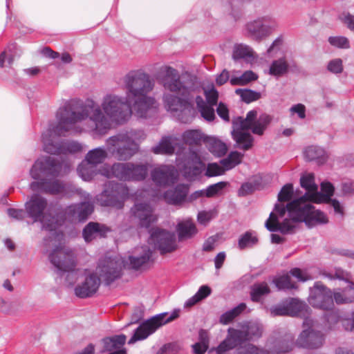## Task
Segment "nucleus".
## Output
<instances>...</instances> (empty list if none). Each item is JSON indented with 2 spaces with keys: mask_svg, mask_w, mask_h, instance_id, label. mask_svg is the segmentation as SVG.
Returning a JSON list of instances; mask_svg holds the SVG:
<instances>
[{
  "mask_svg": "<svg viewBox=\"0 0 354 354\" xmlns=\"http://www.w3.org/2000/svg\"><path fill=\"white\" fill-rule=\"evenodd\" d=\"M131 101L114 94L106 95L98 104L92 99L79 103L76 100L66 102L59 113L60 124L57 131H66L74 123L88 120V127L93 135L104 136L111 129L112 122L124 124L132 115Z\"/></svg>",
  "mask_w": 354,
  "mask_h": 354,
  "instance_id": "obj_1",
  "label": "nucleus"
},
{
  "mask_svg": "<svg viewBox=\"0 0 354 354\" xmlns=\"http://www.w3.org/2000/svg\"><path fill=\"white\" fill-rule=\"evenodd\" d=\"M160 73V82L165 90L169 92L162 95L167 111H180V120L183 123L191 122L196 114L195 100L201 116L209 122L214 120L213 106L207 105L199 95L201 88L194 79L181 77L176 69L167 66L162 68Z\"/></svg>",
  "mask_w": 354,
  "mask_h": 354,
  "instance_id": "obj_2",
  "label": "nucleus"
},
{
  "mask_svg": "<svg viewBox=\"0 0 354 354\" xmlns=\"http://www.w3.org/2000/svg\"><path fill=\"white\" fill-rule=\"evenodd\" d=\"M311 203H314L311 194L305 193L299 198L288 203L286 207L279 203L275 204L274 211L280 217H283L288 212L290 219L286 218L280 223L277 215L271 212L266 222V227L270 232L279 231L282 234H288L295 228L293 221L304 222L310 228L318 225L326 224L328 222L326 215L323 212L316 209Z\"/></svg>",
  "mask_w": 354,
  "mask_h": 354,
  "instance_id": "obj_3",
  "label": "nucleus"
},
{
  "mask_svg": "<svg viewBox=\"0 0 354 354\" xmlns=\"http://www.w3.org/2000/svg\"><path fill=\"white\" fill-rule=\"evenodd\" d=\"M68 162H60L55 158L44 156L37 159L30 170V176L37 181L32 182L30 188L34 192H41L50 194H64L68 185L58 180L69 171Z\"/></svg>",
  "mask_w": 354,
  "mask_h": 354,
  "instance_id": "obj_4",
  "label": "nucleus"
},
{
  "mask_svg": "<svg viewBox=\"0 0 354 354\" xmlns=\"http://www.w3.org/2000/svg\"><path fill=\"white\" fill-rule=\"evenodd\" d=\"M270 115L263 113L257 118V111L251 110L245 118L236 117L232 120V136L237 147L243 151L250 149L254 145V137L245 130H251L254 134L262 136L270 123Z\"/></svg>",
  "mask_w": 354,
  "mask_h": 354,
  "instance_id": "obj_5",
  "label": "nucleus"
},
{
  "mask_svg": "<svg viewBox=\"0 0 354 354\" xmlns=\"http://www.w3.org/2000/svg\"><path fill=\"white\" fill-rule=\"evenodd\" d=\"M52 206L46 198L37 194L32 195L25 203L26 216L32 219V223L39 222L42 229L50 233V236L44 239L46 246L49 245L48 239L59 241L63 237V234L57 230L59 223L51 212Z\"/></svg>",
  "mask_w": 354,
  "mask_h": 354,
  "instance_id": "obj_6",
  "label": "nucleus"
},
{
  "mask_svg": "<svg viewBox=\"0 0 354 354\" xmlns=\"http://www.w3.org/2000/svg\"><path fill=\"white\" fill-rule=\"evenodd\" d=\"M142 136V131L133 129L120 132L106 139L107 150L118 160H129L138 152Z\"/></svg>",
  "mask_w": 354,
  "mask_h": 354,
  "instance_id": "obj_7",
  "label": "nucleus"
},
{
  "mask_svg": "<svg viewBox=\"0 0 354 354\" xmlns=\"http://www.w3.org/2000/svg\"><path fill=\"white\" fill-rule=\"evenodd\" d=\"M240 328H229L226 337L215 348L216 354H226L245 342L259 339L263 332V326L257 322H244L239 324Z\"/></svg>",
  "mask_w": 354,
  "mask_h": 354,
  "instance_id": "obj_8",
  "label": "nucleus"
},
{
  "mask_svg": "<svg viewBox=\"0 0 354 354\" xmlns=\"http://www.w3.org/2000/svg\"><path fill=\"white\" fill-rule=\"evenodd\" d=\"M60 111L61 108L59 109L56 115L57 123L55 125H50L49 129L41 136L44 144V150L48 153L56 155H65L67 153H75L79 152L82 150V146L78 142L57 141L58 137L65 136L66 133L70 131L75 124H73L66 131L62 133H59L57 129L60 124V118L59 117Z\"/></svg>",
  "mask_w": 354,
  "mask_h": 354,
  "instance_id": "obj_9",
  "label": "nucleus"
},
{
  "mask_svg": "<svg viewBox=\"0 0 354 354\" xmlns=\"http://www.w3.org/2000/svg\"><path fill=\"white\" fill-rule=\"evenodd\" d=\"M123 86L127 100L148 95L154 87L150 75L142 70L129 71L123 78Z\"/></svg>",
  "mask_w": 354,
  "mask_h": 354,
  "instance_id": "obj_10",
  "label": "nucleus"
},
{
  "mask_svg": "<svg viewBox=\"0 0 354 354\" xmlns=\"http://www.w3.org/2000/svg\"><path fill=\"white\" fill-rule=\"evenodd\" d=\"M48 259L57 269L59 274L67 272L66 281L72 286L77 280V274L74 271L75 267V257L74 251L61 245L55 248L48 254Z\"/></svg>",
  "mask_w": 354,
  "mask_h": 354,
  "instance_id": "obj_11",
  "label": "nucleus"
},
{
  "mask_svg": "<svg viewBox=\"0 0 354 354\" xmlns=\"http://www.w3.org/2000/svg\"><path fill=\"white\" fill-rule=\"evenodd\" d=\"M303 330L299 335L296 345L299 348L317 349L324 343V335L320 330L319 322L313 318H306L302 324Z\"/></svg>",
  "mask_w": 354,
  "mask_h": 354,
  "instance_id": "obj_12",
  "label": "nucleus"
},
{
  "mask_svg": "<svg viewBox=\"0 0 354 354\" xmlns=\"http://www.w3.org/2000/svg\"><path fill=\"white\" fill-rule=\"evenodd\" d=\"M179 316V310H175L171 313H162L153 316L143 322L135 330L134 334L129 340V344H132L138 341L147 338L155 333L162 326L172 322Z\"/></svg>",
  "mask_w": 354,
  "mask_h": 354,
  "instance_id": "obj_13",
  "label": "nucleus"
},
{
  "mask_svg": "<svg viewBox=\"0 0 354 354\" xmlns=\"http://www.w3.org/2000/svg\"><path fill=\"white\" fill-rule=\"evenodd\" d=\"M128 194L129 190L125 185L115 181H109L104 184V189L97 195V200L102 206L121 209Z\"/></svg>",
  "mask_w": 354,
  "mask_h": 354,
  "instance_id": "obj_14",
  "label": "nucleus"
},
{
  "mask_svg": "<svg viewBox=\"0 0 354 354\" xmlns=\"http://www.w3.org/2000/svg\"><path fill=\"white\" fill-rule=\"evenodd\" d=\"M308 301L313 308L331 310L334 307L333 292L321 281H316L310 288Z\"/></svg>",
  "mask_w": 354,
  "mask_h": 354,
  "instance_id": "obj_15",
  "label": "nucleus"
},
{
  "mask_svg": "<svg viewBox=\"0 0 354 354\" xmlns=\"http://www.w3.org/2000/svg\"><path fill=\"white\" fill-rule=\"evenodd\" d=\"M122 261L118 257H104L99 260L96 271L109 285L121 276Z\"/></svg>",
  "mask_w": 354,
  "mask_h": 354,
  "instance_id": "obj_16",
  "label": "nucleus"
},
{
  "mask_svg": "<svg viewBox=\"0 0 354 354\" xmlns=\"http://www.w3.org/2000/svg\"><path fill=\"white\" fill-rule=\"evenodd\" d=\"M149 243L153 244L161 254L172 252L178 247L174 233L158 228L152 231Z\"/></svg>",
  "mask_w": 354,
  "mask_h": 354,
  "instance_id": "obj_17",
  "label": "nucleus"
},
{
  "mask_svg": "<svg viewBox=\"0 0 354 354\" xmlns=\"http://www.w3.org/2000/svg\"><path fill=\"white\" fill-rule=\"evenodd\" d=\"M277 27L274 19L265 16L248 23L246 30L254 39L261 40L270 35Z\"/></svg>",
  "mask_w": 354,
  "mask_h": 354,
  "instance_id": "obj_18",
  "label": "nucleus"
},
{
  "mask_svg": "<svg viewBox=\"0 0 354 354\" xmlns=\"http://www.w3.org/2000/svg\"><path fill=\"white\" fill-rule=\"evenodd\" d=\"M153 183L159 187L173 185L178 178V172L173 165H160L154 167L150 173Z\"/></svg>",
  "mask_w": 354,
  "mask_h": 354,
  "instance_id": "obj_19",
  "label": "nucleus"
},
{
  "mask_svg": "<svg viewBox=\"0 0 354 354\" xmlns=\"http://www.w3.org/2000/svg\"><path fill=\"white\" fill-rule=\"evenodd\" d=\"M93 205L90 202H82L67 206L63 211L64 219L71 222H84L93 212Z\"/></svg>",
  "mask_w": 354,
  "mask_h": 354,
  "instance_id": "obj_20",
  "label": "nucleus"
},
{
  "mask_svg": "<svg viewBox=\"0 0 354 354\" xmlns=\"http://www.w3.org/2000/svg\"><path fill=\"white\" fill-rule=\"evenodd\" d=\"M131 213L140 227L149 228L158 219L153 209L148 203H136L131 207Z\"/></svg>",
  "mask_w": 354,
  "mask_h": 354,
  "instance_id": "obj_21",
  "label": "nucleus"
},
{
  "mask_svg": "<svg viewBox=\"0 0 354 354\" xmlns=\"http://www.w3.org/2000/svg\"><path fill=\"white\" fill-rule=\"evenodd\" d=\"M131 102L132 107L139 118H151L158 113V103L154 97L148 95L136 97Z\"/></svg>",
  "mask_w": 354,
  "mask_h": 354,
  "instance_id": "obj_22",
  "label": "nucleus"
},
{
  "mask_svg": "<svg viewBox=\"0 0 354 354\" xmlns=\"http://www.w3.org/2000/svg\"><path fill=\"white\" fill-rule=\"evenodd\" d=\"M100 279L94 273L87 275L84 280L75 288V294L80 298H86L93 296L98 290Z\"/></svg>",
  "mask_w": 354,
  "mask_h": 354,
  "instance_id": "obj_23",
  "label": "nucleus"
},
{
  "mask_svg": "<svg viewBox=\"0 0 354 354\" xmlns=\"http://www.w3.org/2000/svg\"><path fill=\"white\" fill-rule=\"evenodd\" d=\"M289 317H299L305 320L306 318H312L311 309L308 305L297 298H290L285 301Z\"/></svg>",
  "mask_w": 354,
  "mask_h": 354,
  "instance_id": "obj_24",
  "label": "nucleus"
},
{
  "mask_svg": "<svg viewBox=\"0 0 354 354\" xmlns=\"http://www.w3.org/2000/svg\"><path fill=\"white\" fill-rule=\"evenodd\" d=\"M111 231V228L104 224L89 222L82 230V236L86 243H89L97 238L106 237Z\"/></svg>",
  "mask_w": 354,
  "mask_h": 354,
  "instance_id": "obj_25",
  "label": "nucleus"
},
{
  "mask_svg": "<svg viewBox=\"0 0 354 354\" xmlns=\"http://www.w3.org/2000/svg\"><path fill=\"white\" fill-rule=\"evenodd\" d=\"M203 163L198 152L190 149L188 153L187 163L184 167L185 175L190 177L196 176L201 172Z\"/></svg>",
  "mask_w": 354,
  "mask_h": 354,
  "instance_id": "obj_26",
  "label": "nucleus"
},
{
  "mask_svg": "<svg viewBox=\"0 0 354 354\" xmlns=\"http://www.w3.org/2000/svg\"><path fill=\"white\" fill-rule=\"evenodd\" d=\"M188 192L189 187L187 185L179 184L174 189L165 192L164 197L168 203L178 205L185 200Z\"/></svg>",
  "mask_w": 354,
  "mask_h": 354,
  "instance_id": "obj_27",
  "label": "nucleus"
},
{
  "mask_svg": "<svg viewBox=\"0 0 354 354\" xmlns=\"http://www.w3.org/2000/svg\"><path fill=\"white\" fill-rule=\"evenodd\" d=\"M132 162H115L112 165L110 171L106 175L108 178L114 177L121 181H128L130 167Z\"/></svg>",
  "mask_w": 354,
  "mask_h": 354,
  "instance_id": "obj_28",
  "label": "nucleus"
},
{
  "mask_svg": "<svg viewBox=\"0 0 354 354\" xmlns=\"http://www.w3.org/2000/svg\"><path fill=\"white\" fill-rule=\"evenodd\" d=\"M174 140L172 136L162 137L158 144L151 148V151L155 154H173L176 149Z\"/></svg>",
  "mask_w": 354,
  "mask_h": 354,
  "instance_id": "obj_29",
  "label": "nucleus"
},
{
  "mask_svg": "<svg viewBox=\"0 0 354 354\" xmlns=\"http://www.w3.org/2000/svg\"><path fill=\"white\" fill-rule=\"evenodd\" d=\"M335 187L332 183L329 182H323L321 183V192H314L311 194V197L313 198L314 203L320 204L324 203H328L330 197L334 194Z\"/></svg>",
  "mask_w": 354,
  "mask_h": 354,
  "instance_id": "obj_30",
  "label": "nucleus"
},
{
  "mask_svg": "<svg viewBox=\"0 0 354 354\" xmlns=\"http://www.w3.org/2000/svg\"><path fill=\"white\" fill-rule=\"evenodd\" d=\"M304 156L308 161H315L318 165L324 164L328 159L325 150L318 146H310L306 148Z\"/></svg>",
  "mask_w": 354,
  "mask_h": 354,
  "instance_id": "obj_31",
  "label": "nucleus"
},
{
  "mask_svg": "<svg viewBox=\"0 0 354 354\" xmlns=\"http://www.w3.org/2000/svg\"><path fill=\"white\" fill-rule=\"evenodd\" d=\"M205 144L208 150L218 157L224 156L227 151L226 145L215 137L207 136L205 138Z\"/></svg>",
  "mask_w": 354,
  "mask_h": 354,
  "instance_id": "obj_32",
  "label": "nucleus"
},
{
  "mask_svg": "<svg viewBox=\"0 0 354 354\" xmlns=\"http://www.w3.org/2000/svg\"><path fill=\"white\" fill-rule=\"evenodd\" d=\"M337 304H348L354 301V286L350 285L343 289H337L333 292V301Z\"/></svg>",
  "mask_w": 354,
  "mask_h": 354,
  "instance_id": "obj_33",
  "label": "nucleus"
},
{
  "mask_svg": "<svg viewBox=\"0 0 354 354\" xmlns=\"http://www.w3.org/2000/svg\"><path fill=\"white\" fill-rule=\"evenodd\" d=\"M108 150L103 147H99L88 151L84 160L97 166L102 163L108 156Z\"/></svg>",
  "mask_w": 354,
  "mask_h": 354,
  "instance_id": "obj_34",
  "label": "nucleus"
},
{
  "mask_svg": "<svg viewBox=\"0 0 354 354\" xmlns=\"http://www.w3.org/2000/svg\"><path fill=\"white\" fill-rule=\"evenodd\" d=\"M147 174V164L132 162L128 181H142L146 178Z\"/></svg>",
  "mask_w": 354,
  "mask_h": 354,
  "instance_id": "obj_35",
  "label": "nucleus"
},
{
  "mask_svg": "<svg viewBox=\"0 0 354 354\" xmlns=\"http://www.w3.org/2000/svg\"><path fill=\"white\" fill-rule=\"evenodd\" d=\"M289 70V64L285 57L274 60L269 68V74L277 77L285 75Z\"/></svg>",
  "mask_w": 354,
  "mask_h": 354,
  "instance_id": "obj_36",
  "label": "nucleus"
},
{
  "mask_svg": "<svg viewBox=\"0 0 354 354\" xmlns=\"http://www.w3.org/2000/svg\"><path fill=\"white\" fill-rule=\"evenodd\" d=\"M79 176L85 181L91 180L97 174V166L84 160L77 167Z\"/></svg>",
  "mask_w": 354,
  "mask_h": 354,
  "instance_id": "obj_37",
  "label": "nucleus"
},
{
  "mask_svg": "<svg viewBox=\"0 0 354 354\" xmlns=\"http://www.w3.org/2000/svg\"><path fill=\"white\" fill-rule=\"evenodd\" d=\"M177 231L180 240L191 238L197 232L194 223L189 220L179 223Z\"/></svg>",
  "mask_w": 354,
  "mask_h": 354,
  "instance_id": "obj_38",
  "label": "nucleus"
},
{
  "mask_svg": "<svg viewBox=\"0 0 354 354\" xmlns=\"http://www.w3.org/2000/svg\"><path fill=\"white\" fill-rule=\"evenodd\" d=\"M207 137L199 130H187L182 136L183 141L189 145H198L202 141L205 143Z\"/></svg>",
  "mask_w": 354,
  "mask_h": 354,
  "instance_id": "obj_39",
  "label": "nucleus"
},
{
  "mask_svg": "<svg viewBox=\"0 0 354 354\" xmlns=\"http://www.w3.org/2000/svg\"><path fill=\"white\" fill-rule=\"evenodd\" d=\"M270 292V288L266 282L254 283L251 288V299L253 301L259 302L263 297L268 295Z\"/></svg>",
  "mask_w": 354,
  "mask_h": 354,
  "instance_id": "obj_40",
  "label": "nucleus"
},
{
  "mask_svg": "<svg viewBox=\"0 0 354 354\" xmlns=\"http://www.w3.org/2000/svg\"><path fill=\"white\" fill-rule=\"evenodd\" d=\"M126 339L127 337L124 335H119L104 338L102 339L104 349L106 351H111L114 349H118L124 344Z\"/></svg>",
  "mask_w": 354,
  "mask_h": 354,
  "instance_id": "obj_41",
  "label": "nucleus"
},
{
  "mask_svg": "<svg viewBox=\"0 0 354 354\" xmlns=\"http://www.w3.org/2000/svg\"><path fill=\"white\" fill-rule=\"evenodd\" d=\"M246 308V305L244 303H241L234 308L222 314L219 318L221 324L227 325L232 322L236 317H238Z\"/></svg>",
  "mask_w": 354,
  "mask_h": 354,
  "instance_id": "obj_42",
  "label": "nucleus"
},
{
  "mask_svg": "<svg viewBox=\"0 0 354 354\" xmlns=\"http://www.w3.org/2000/svg\"><path fill=\"white\" fill-rule=\"evenodd\" d=\"M259 239L254 232L248 231L242 234L238 241V247L240 250L252 248L257 244Z\"/></svg>",
  "mask_w": 354,
  "mask_h": 354,
  "instance_id": "obj_43",
  "label": "nucleus"
},
{
  "mask_svg": "<svg viewBox=\"0 0 354 354\" xmlns=\"http://www.w3.org/2000/svg\"><path fill=\"white\" fill-rule=\"evenodd\" d=\"M211 292L212 290L208 286L204 285L201 286L196 293L185 301V307L189 308L193 306L198 302L207 298L210 295Z\"/></svg>",
  "mask_w": 354,
  "mask_h": 354,
  "instance_id": "obj_44",
  "label": "nucleus"
},
{
  "mask_svg": "<svg viewBox=\"0 0 354 354\" xmlns=\"http://www.w3.org/2000/svg\"><path fill=\"white\" fill-rule=\"evenodd\" d=\"M243 154L234 151H232L227 157L221 160L222 167L225 171L230 170L234 168L235 166L241 163Z\"/></svg>",
  "mask_w": 354,
  "mask_h": 354,
  "instance_id": "obj_45",
  "label": "nucleus"
},
{
  "mask_svg": "<svg viewBox=\"0 0 354 354\" xmlns=\"http://www.w3.org/2000/svg\"><path fill=\"white\" fill-rule=\"evenodd\" d=\"M300 185L306 190V193L314 194L318 187L315 182V175L313 173L303 174L300 178Z\"/></svg>",
  "mask_w": 354,
  "mask_h": 354,
  "instance_id": "obj_46",
  "label": "nucleus"
},
{
  "mask_svg": "<svg viewBox=\"0 0 354 354\" xmlns=\"http://www.w3.org/2000/svg\"><path fill=\"white\" fill-rule=\"evenodd\" d=\"M232 57L234 60L248 58H254L252 49L246 45H236L233 50Z\"/></svg>",
  "mask_w": 354,
  "mask_h": 354,
  "instance_id": "obj_47",
  "label": "nucleus"
},
{
  "mask_svg": "<svg viewBox=\"0 0 354 354\" xmlns=\"http://www.w3.org/2000/svg\"><path fill=\"white\" fill-rule=\"evenodd\" d=\"M258 75L252 71L244 72L239 77H232L230 80V84L233 86L245 85L252 81L256 80Z\"/></svg>",
  "mask_w": 354,
  "mask_h": 354,
  "instance_id": "obj_48",
  "label": "nucleus"
},
{
  "mask_svg": "<svg viewBox=\"0 0 354 354\" xmlns=\"http://www.w3.org/2000/svg\"><path fill=\"white\" fill-rule=\"evenodd\" d=\"M151 253V250L147 248V250H145V254L140 257H129L130 266L135 270L139 269L149 261Z\"/></svg>",
  "mask_w": 354,
  "mask_h": 354,
  "instance_id": "obj_49",
  "label": "nucleus"
},
{
  "mask_svg": "<svg viewBox=\"0 0 354 354\" xmlns=\"http://www.w3.org/2000/svg\"><path fill=\"white\" fill-rule=\"evenodd\" d=\"M235 93L237 95H239L241 100L246 103H250L256 101L261 97V93L259 92L250 89L237 88Z\"/></svg>",
  "mask_w": 354,
  "mask_h": 354,
  "instance_id": "obj_50",
  "label": "nucleus"
},
{
  "mask_svg": "<svg viewBox=\"0 0 354 354\" xmlns=\"http://www.w3.org/2000/svg\"><path fill=\"white\" fill-rule=\"evenodd\" d=\"M275 286L279 290H291L297 288V286L292 282L289 275L285 274L274 280Z\"/></svg>",
  "mask_w": 354,
  "mask_h": 354,
  "instance_id": "obj_51",
  "label": "nucleus"
},
{
  "mask_svg": "<svg viewBox=\"0 0 354 354\" xmlns=\"http://www.w3.org/2000/svg\"><path fill=\"white\" fill-rule=\"evenodd\" d=\"M235 354H270V353L263 348L248 344L239 348Z\"/></svg>",
  "mask_w": 354,
  "mask_h": 354,
  "instance_id": "obj_52",
  "label": "nucleus"
},
{
  "mask_svg": "<svg viewBox=\"0 0 354 354\" xmlns=\"http://www.w3.org/2000/svg\"><path fill=\"white\" fill-rule=\"evenodd\" d=\"M293 196V186L291 183H287L283 185L278 194L279 202H286L291 200Z\"/></svg>",
  "mask_w": 354,
  "mask_h": 354,
  "instance_id": "obj_53",
  "label": "nucleus"
},
{
  "mask_svg": "<svg viewBox=\"0 0 354 354\" xmlns=\"http://www.w3.org/2000/svg\"><path fill=\"white\" fill-rule=\"evenodd\" d=\"M327 70L333 74H340L343 72V62L340 58L333 59L327 64Z\"/></svg>",
  "mask_w": 354,
  "mask_h": 354,
  "instance_id": "obj_54",
  "label": "nucleus"
},
{
  "mask_svg": "<svg viewBox=\"0 0 354 354\" xmlns=\"http://www.w3.org/2000/svg\"><path fill=\"white\" fill-rule=\"evenodd\" d=\"M227 185V182H218L217 183L211 185L205 189V196L209 198L214 196L221 192Z\"/></svg>",
  "mask_w": 354,
  "mask_h": 354,
  "instance_id": "obj_55",
  "label": "nucleus"
},
{
  "mask_svg": "<svg viewBox=\"0 0 354 354\" xmlns=\"http://www.w3.org/2000/svg\"><path fill=\"white\" fill-rule=\"evenodd\" d=\"M328 42L330 45L337 48H348L350 47L348 39L342 36L330 37Z\"/></svg>",
  "mask_w": 354,
  "mask_h": 354,
  "instance_id": "obj_56",
  "label": "nucleus"
},
{
  "mask_svg": "<svg viewBox=\"0 0 354 354\" xmlns=\"http://www.w3.org/2000/svg\"><path fill=\"white\" fill-rule=\"evenodd\" d=\"M225 173V169L222 166L217 163H209L207 166L205 171V176L208 177H213L223 175Z\"/></svg>",
  "mask_w": 354,
  "mask_h": 354,
  "instance_id": "obj_57",
  "label": "nucleus"
},
{
  "mask_svg": "<svg viewBox=\"0 0 354 354\" xmlns=\"http://www.w3.org/2000/svg\"><path fill=\"white\" fill-rule=\"evenodd\" d=\"M270 315L272 317L277 316H288V313L287 311V307L286 305L285 301L281 304L272 306L270 308Z\"/></svg>",
  "mask_w": 354,
  "mask_h": 354,
  "instance_id": "obj_58",
  "label": "nucleus"
},
{
  "mask_svg": "<svg viewBox=\"0 0 354 354\" xmlns=\"http://www.w3.org/2000/svg\"><path fill=\"white\" fill-rule=\"evenodd\" d=\"M205 95L207 105L214 106L217 104L218 93L215 88H212L209 90L205 91Z\"/></svg>",
  "mask_w": 354,
  "mask_h": 354,
  "instance_id": "obj_59",
  "label": "nucleus"
},
{
  "mask_svg": "<svg viewBox=\"0 0 354 354\" xmlns=\"http://www.w3.org/2000/svg\"><path fill=\"white\" fill-rule=\"evenodd\" d=\"M7 213L10 218L17 221L23 220L26 216V209L8 208Z\"/></svg>",
  "mask_w": 354,
  "mask_h": 354,
  "instance_id": "obj_60",
  "label": "nucleus"
},
{
  "mask_svg": "<svg viewBox=\"0 0 354 354\" xmlns=\"http://www.w3.org/2000/svg\"><path fill=\"white\" fill-rule=\"evenodd\" d=\"M339 19L348 29L354 30V15L349 12H343L339 16Z\"/></svg>",
  "mask_w": 354,
  "mask_h": 354,
  "instance_id": "obj_61",
  "label": "nucleus"
},
{
  "mask_svg": "<svg viewBox=\"0 0 354 354\" xmlns=\"http://www.w3.org/2000/svg\"><path fill=\"white\" fill-rule=\"evenodd\" d=\"M290 273L292 276L297 278L299 281L302 282H305L313 279L307 273L302 272L301 269L297 268L292 269L290 271Z\"/></svg>",
  "mask_w": 354,
  "mask_h": 354,
  "instance_id": "obj_62",
  "label": "nucleus"
},
{
  "mask_svg": "<svg viewBox=\"0 0 354 354\" xmlns=\"http://www.w3.org/2000/svg\"><path fill=\"white\" fill-rule=\"evenodd\" d=\"M213 218V213L211 211L199 212L197 216V219L199 223L202 225H206Z\"/></svg>",
  "mask_w": 354,
  "mask_h": 354,
  "instance_id": "obj_63",
  "label": "nucleus"
},
{
  "mask_svg": "<svg viewBox=\"0 0 354 354\" xmlns=\"http://www.w3.org/2000/svg\"><path fill=\"white\" fill-rule=\"evenodd\" d=\"M217 114L220 118H221L223 120L226 122L230 121V117H229V111L227 106L223 104L222 102H220L218 105V107L216 109Z\"/></svg>",
  "mask_w": 354,
  "mask_h": 354,
  "instance_id": "obj_64",
  "label": "nucleus"
}]
</instances>
